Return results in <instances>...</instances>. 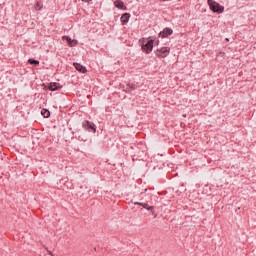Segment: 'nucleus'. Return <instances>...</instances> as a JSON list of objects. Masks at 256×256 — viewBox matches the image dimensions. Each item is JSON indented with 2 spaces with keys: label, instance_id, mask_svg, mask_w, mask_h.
<instances>
[{
  "label": "nucleus",
  "instance_id": "1",
  "mask_svg": "<svg viewBox=\"0 0 256 256\" xmlns=\"http://www.w3.org/2000/svg\"><path fill=\"white\" fill-rule=\"evenodd\" d=\"M208 5L214 13H223L224 7L221 6L219 3L213 1V0H208Z\"/></svg>",
  "mask_w": 256,
  "mask_h": 256
},
{
  "label": "nucleus",
  "instance_id": "2",
  "mask_svg": "<svg viewBox=\"0 0 256 256\" xmlns=\"http://www.w3.org/2000/svg\"><path fill=\"white\" fill-rule=\"evenodd\" d=\"M171 53V48L169 47H162L156 51L157 57H161L162 59H165Z\"/></svg>",
  "mask_w": 256,
  "mask_h": 256
},
{
  "label": "nucleus",
  "instance_id": "3",
  "mask_svg": "<svg viewBox=\"0 0 256 256\" xmlns=\"http://www.w3.org/2000/svg\"><path fill=\"white\" fill-rule=\"evenodd\" d=\"M153 43L154 40H148L145 44L142 45V50L144 51V53H151V51H153Z\"/></svg>",
  "mask_w": 256,
  "mask_h": 256
},
{
  "label": "nucleus",
  "instance_id": "4",
  "mask_svg": "<svg viewBox=\"0 0 256 256\" xmlns=\"http://www.w3.org/2000/svg\"><path fill=\"white\" fill-rule=\"evenodd\" d=\"M169 35H173V29L171 28H165L162 32L159 33V36L162 37V39L169 37Z\"/></svg>",
  "mask_w": 256,
  "mask_h": 256
},
{
  "label": "nucleus",
  "instance_id": "5",
  "mask_svg": "<svg viewBox=\"0 0 256 256\" xmlns=\"http://www.w3.org/2000/svg\"><path fill=\"white\" fill-rule=\"evenodd\" d=\"M62 40L67 41L69 47H75L77 45V40H72L69 36H63Z\"/></svg>",
  "mask_w": 256,
  "mask_h": 256
},
{
  "label": "nucleus",
  "instance_id": "6",
  "mask_svg": "<svg viewBox=\"0 0 256 256\" xmlns=\"http://www.w3.org/2000/svg\"><path fill=\"white\" fill-rule=\"evenodd\" d=\"M114 6L117 7V9H122V11H125L127 9L125 4L121 0L114 1Z\"/></svg>",
  "mask_w": 256,
  "mask_h": 256
},
{
  "label": "nucleus",
  "instance_id": "7",
  "mask_svg": "<svg viewBox=\"0 0 256 256\" xmlns=\"http://www.w3.org/2000/svg\"><path fill=\"white\" fill-rule=\"evenodd\" d=\"M74 67L80 73H87V68H85V66H83V65H81L79 63H74Z\"/></svg>",
  "mask_w": 256,
  "mask_h": 256
},
{
  "label": "nucleus",
  "instance_id": "8",
  "mask_svg": "<svg viewBox=\"0 0 256 256\" xmlns=\"http://www.w3.org/2000/svg\"><path fill=\"white\" fill-rule=\"evenodd\" d=\"M49 89H50V91H57V90L61 89V85L59 83L52 82L49 85Z\"/></svg>",
  "mask_w": 256,
  "mask_h": 256
},
{
  "label": "nucleus",
  "instance_id": "9",
  "mask_svg": "<svg viewBox=\"0 0 256 256\" xmlns=\"http://www.w3.org/2000/svg\"><path fill=\"white\" fill-rule=\"evenodd\" d=\"M134 205H140V207L147 209V211H151V209H153V207L149 206L147 203L134 202Z\"/></svg>",
  "mask_w": 256,
  "mask_h": 256
},
{
  "label": "nucleus",
  "instance_id": "10",
  "mask_svg": "<svg viewBox=\"0 0 256 256\" xmlns=\"http://www.w3.org/2000/svg\"><path fill=\"white\" fill-rule=\"evenodd\" d=\"M131 16L129 15V13H124L122 16H121V18H120V20H121V23H129V18H130Z\"/></svg>",
  "mask_w": 256,
  "mask_h": 256
},
{
  "label": "nucleus",
  "instance_id": "11",
  "mask_svg": "<svg viewBox=\"0 0 256 256\" xmlns=\"http://www.w3.org/2000/svg\"><path fill=\"white\" fill-rule=\"evenodd\" d=\"M41 115H43V117H45V119H47L48 117L51 116V112H49V110H47V109H42Z\"/></svg>",
  "mask_w": 256,
  "mask_h": 256
},
{
  "label": "nucleus",
  "instance_id": "12",
  "mask_svg": "<svg viewBox=\"0 0 256 256\" xmlns=\"http://www.w3.org/2000/svg\"><path fill=\"white\" fill-rule=\"evenodd\" d=\"M34 9L36 11H41V9H43V5H41L39 2H37L34 6Z\"/></svg>",
  "mask_w": 256,
  "mask_h": 256
},
{
  "label": "nucleus",
  "instance_id": "13",
  "mask_svg": "<svg viewBox=\"0 0 256 256\" xmlns=\"http://www.w3.org/2000/svg\"><path fill=\"white\" fill-rule=\"evenodd\" d=\"M28 63H30V65H39V61L33 59H29Z\"/></svg>",
  "mask_w": 256,
  "mask_h": 256
},
{
  "label": "nucleus",
  "instance_id": "14",
  "mask_svg": "<svg viewBox=\"0 0 256 256\" xmlns=\"http://www.w3.org/2000/svg\"><path fill=\"white\" fill-rule=\"evenodd\" d=\"M87 125H88L89 129H92L93 131H95V124L87 122Z\"/></svg>",
  "mask_w": 256,
  "mask_h": 256
},
{
  "label": "nucleus",
  "instance_id": "15",
  "mask_svg": "<svg viewBox=\"0 0 256 256\" xmlns=\"http://www.w3.org/2000/svg\"><path fill=\"white\" fill-rule=\"evenodd\" d=\"M82 1H85V3H89V1H91V0H82Z\"/></svg>",
  "mask_w": 256,
  "mask_h": 256
},
{
  "label": "nucleus",
  "instance_id": "16",
  "mask_svg": "<svg viewBox=\"0 0 256 256\" xmlns=\"http://www.w3.org/2000/svg\"><path fill=\"white\" fill-rule=\"evenodd\" d=\"M163 2H165V1H170V0H162Z\"/></svg>",
  "mask_w": 256,
  "mask_h": 256
}]
</instances>
